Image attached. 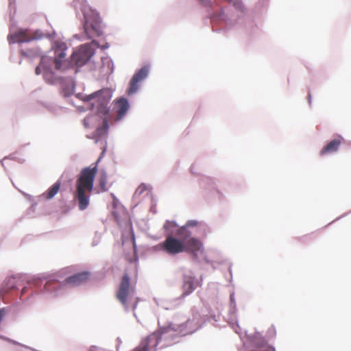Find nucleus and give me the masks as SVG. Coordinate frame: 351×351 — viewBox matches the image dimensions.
Wrapping results in <instances>:
<instances>
[{
  "label": "nucleus",
  "mask_w": 351,
  "mask_h": 351,
  "mask_svg": "<svg viewBox=\"0 0 351 351\" xmlns=\"http://www.w3.org/2000/svg\"><path fill=\"white\" fill-rule=\"evenodd\" d=\"M98 162L99 160L93 167L82 169L76 180L73 199L77 203L78 208L80 210H84L89 206L94 180L97 173Z\"/></svg>",
  "instance_id": "1"
},
{
  "label": "nucleus",
  "mask_w": 351,
  "mask_h": 351,
  "mask_svg": "<svg viewBox=\"0 0 351 351\" xmlns=\"http://www.w3.org/2000/svg\"><path fill=\"white\" fill-rule=\"evenodd\" d=\"M182 330V326L170 324L167 326L159 328L147 337L149 340H155L156 348L160 343H162L161 348H165L173 344L176 338L180 335Z\"/></svg>",
  "instance_id": "2"
},
{
  "label": "nucleus",
  "mask_w": 351,
  "mask_h": 351,
  "mask_svg": "<svg viewBox=\"0 0 351 351\" xmlns=\"http://www.w3.org/2000/svg\"><path fill=\"white\" fill-rule=\"evenodd\" d=\"M55 55L54 59L45 56L41 58L40 64L37 66L35 69L36 75L42 73V71L45 70V67H50L52 69L53 64L55 65L56 70L64 69V64H65L64 58L66 57L65 50L66 49V45L63 43H56L55 44Z\"/></svg>",
  "instance_id": "3"
},
{
  "label": "nucleus",
  "mask_w": 351,
  "mask_h": 351,
  "mask_svg": "<svg viewBox=\"0 0 351 351\" xmlns=\"http://www.w3.org/2000/svg\"><path fill=\"white\" fill-rule=\"evenodd\" d=\"M109 89H102L92 94L83 96L81 99L88 103L91 108H96L98 113L106 114L108 112V104L111 99Z\"/></svg>",
  "instance_id": "4"
},
{
  "label": "nucleus",
  "mask_w": 351,
  "mask_h": 351,
  "mask_svg": "<svg viewBox=\"0 0 351 351\" xmlns=\"http://www.w3.org/2000/svg\"><path fill=\"white\" fill-rule=\"evenodd\" d=\"M177 235L182 239L184 252L195 253L199 251L202 247L201 241L194 237H191V232L184 226L177 230Z\"/></svg>",
  "instance_id": "5"
},
{
  "label": "nucleus",
  "mask_w": 351,
  "mask_h": 351,
  "mask_svg": "<svg viewBox=\"0 0 351 351\" xmlns=\"http://www.w3.org/2000/svg\"><path fill=\"white\" fill-rule=\"evenodd\" d=\"M133 292L134 289L130 287V278L128 274H125L121 278L116 296L125 309L129 308V301Z\"/></svg>",
  "instance_id": "6"
},
{
  "label": "nucleus",
  "mask_w": 351,
  "mask_h": 351,
  "mask_svg": "<svg viewBox=\"0 0 351 351\" xmlns=\"http://www.w3.org/2000/svg\"><path fill=\"white\" fill-rule=\"evenodd\" d=\"M45 36V34L39 30L30 32L27 29H20L8 36V39L10 43H27L34 40L42 39Z\"/></svg>",
  "instance_id": "7"
},
{
  "label": "nucleus",
  "mask_w": 351,
  "mask_h": 351,
  "mask_svg": "<svg viewBox=\"0 0 351 351\" xmlns=\"http://www.w3.org/2000/svg\"><path fill=\"white\" fill-rule=\"evenodd\" d=\"M93 55V49L88 45H82L72 53L71 64L76 66H82L89 60Z\"/></svg>",
  "instance_id": "8"
},
{
  "label": "nucleus",
  "mask_w": 351,
  "mask_h": 351,
  "mask_svg": "<svg viewBox=\"0 0 351 351\" xmlns=\"http://www.w3.org/2000/svg\"><path fill=\"white\" fill-rule=\"evenodd\" d=\"M161 250L170 255H176L184 252L182 239H178L168 236L160 244Z\"/></svg>",
  "instance_id": "9"
},
{
  "label": "nucleus",
  "mask_w": 351,
  "mask_h": 351,
  "mask_svg": "<svg viewBox=\"0 0 351 351\" xmlns=\"http://www.w3.org/2000/svg\"><path fill=\"white\" fill-rule=\"evenodd\" d=\"M149 68L147 66H143L132 77L130 82V88L128 90V95H131L136 92L138 89V84L143 80L148 74Z\"/></svg>",
  "instance_id": "10"
},
{
  "label": "nucleus",
  "mask_w": 351,
  "mask_h": 351,
  "mask_svg": "<svg viewBox=\"0 0 351 351\" xmlns=\"http://www.w3.org/2000/svg\"><path fill=\"white\" fill-rule=\"evenodd\" d=\"M84 29L88 38L99 36L102 34L100 23L98 20L90 22L86 19L84 24Z\"/></svg>",
  "instance_id": "11"
},
{
  "label": "nucleus",
  "mask_w": 351,
  "mask_h": 351,
  "mask_svg": "<svg viewBox=\"0 0 351 351\" xmlns=\"http://www.w3.org/2000/svg\"><path fill=\"white\" fill-rule=\"evenodd\" d=\"M90 277V273L87 271L80 272L74 274L66 279L68 284L72 285H79L86 282Z\"/></svg>",
  "instance_id": "12"
},
{
  "label": "nucleus",
  "mask_w": 351,
  "mask_h": 351,
  "mask_svg": "<svg viewBox=\"0 0 351 351\" xmlns=\"http://www.w3.org/2000/svg\"><path fill=\"white\" fill-rule=\"evenodd\" d=\"M342 141V138L339 136L328 143L320 151V155L324 156L328 154L335 152L338 150Z\"/></svg>",
  "instance_id": "13"
},
{
  "label": "nucleus",
  "mask_w": 351,
  "mask_h": 351,
  "mask_svg": "<svg viewBox=\"0 0 351 351\" xmlns=\"http://www.w3.org/2000/svg\"><path fill=\"white\" fill-rule=\"evenodd\" d=\"M152 350L156 351V341L154 339L149 340L148 337H146L132 351H151Z\"/></svg>",
  "instance_id": "14"
},
{
  "label": "nucleus",
  "mask_w": 351,
  "mask_h": 351,
  "mask_svg": "<svg viewBox=\"0 0 351 351\" xmlns=\"http://www.w3.org/2000/svg\"><path fill=\"white\" fill-rule=\"evenodd\" d=\"M114 107L117 109V119H121L126 114L129 104L125 98H121L115 102Z\"/></svg>",
  "instance_id": "15"
},
{
  "label": "nucleus",
  "mask_w": 351,
  "mask_h": 351,
  "mask_svg": "<svg viewBox=\"0 0 351 351\" xmlns=\"http://www.w3.org/2000/svg\"><path fill=\"white\" fill-rule=\"evenodd\" d=\"M182 297L184 298L191 293L195 289L194 285V279L191 276H185L184 283L182 285Z\"/></svg>",
  "instance_id": "16"
},
{
  "label": "nucleus",
  "mask_w": 351,
  "mask_h": 351,
  "mask_svg": "<svg viewBox=\"0 0 351 351\" xmlns=\"http://www.w3.org/2000/svg\"><path fill=\"white\" fill-rule=\"evenodd\" d=\"M61 186V182L57 181L54 183L46 192L43 194V196L46 199H52L60 191Z\"/></svg>",
  "instance_id": "17"
},
{
  "label": "nucleus",
  "mask_w": 351,
  "mask_h": 351,
  "mask_svg": "<svg viewBox=\"0 0 351 351\" xmlns=\"http://www.w3.org/2000/svg\"><path fill=\"white\" fill-rule=\"evenodd\" d=\"M99 186L101 192H106L108 190V175L105 171H101L98 178Z\"/></svg>",
  "instance_id": "18"
},
{
  "label": "nucleus",
  "mask_w": 351,
  "mask_h": 351,
  "mask_svg": "<svg viewBox=\"0 0 351 351\" xmlns=\"http://www.w3.org/2000/svg\"><path fill=\"white\" fill-rule=\"evenodd\" d=\"M42 73L43 74V77L47 82L49 84L54 83L56 80V77L52 71V69L50 67L46 66L45 70L42 71Z\"/></svg>",
  "instance_id": "19"
},
{
  "label": "nucleus",
  "mask_w": 351,
  "mask_h": 351,
  "mask_svg": "<svg viewBox=\"0 0 351 351\" xmlns=\"http://www.w3.org/2000/svg\"><path fill=\"white\" fill-rule=\"evenodd\" d=\"M103 127L105 130H106L108 129V121L106 120H104Z\"/></svg>",
  "instance_id": "20"
},
{
  "label": "nucleus",
  "mask_w": 351,
  "mask_h": 351,
  "mask_svg": "<svg viewBox=\"0 0 351 351\" xmlns=\"http://www.w3.org/2000/svg\"><path fill=\"white\" fill-rule=\"evenodd\" d=\"M85 0H73V3L76 6L78 3L84 2Z\"/></svg>",
  "instance_id": "21"
},
{
  "label": "nucleus",
  "mask_w": 351,
  "mask_h": 351,
  "mask_svg": "<svg viewBox=\"0 0 351 351\" xmlns=\"http://www.w3.org/2000/svg\"><path fill=\"white\" fill-rule=\"evenodd\" d=\"M137 303H138V300H137V298H136L135 301L134 302L133 306H132V308L134 310L136 308Z\"/></svg>",
  "instance_id": "22"
},
{
  "label": "nucleus",
  "mask_w": 351,
  "mask_h": 351,
  "mask_svg": "<svg viewBox=\"0 0 351 351\" xmlns=\"http://www.w3.org/2000/svg\"><path fill=\"white\" fill-rule=\"evenodd\" d=\"M3 315V311L0 309V322L2 320Z\"/></svg>",
  "instance_id": "23"
},
{
  "label": "nucleus",
  "mask_w": 351,
  "mask_h": 351,
  "mask_svg": "<svg viewBox=\"0 0 351 351\" xmlns=\"http://www.w3.org/2000/svg\"><path fill=\"white\" fill-rule=\"evenodd\" d=\"M197 223L195 221H190L188 223L189 226H195Z\"/></svg>",
  "instance_id": "24"
},
{
  "label": "nucleus",
  "mask_w": 351,
  "mask_h": 351,
  "mask_svg": "<svg viewBox=\"0 0 351 351\" xmlns=\"http://www.w3.org/2000/svg\"><path fill=\"white\" fill-rule=\"evenodd\" d=\"M202 1V3L204 5H210V2H208V3H206V2H204L203 0H201Z\"/></svg>",
  "instance_id": "25"
},
{
  "label": "nucleus",
  "mask_w": 351,
  "mask_h": 351,
  "mask_svg": "<svg viewBox=\"0 0 351 351\" xmlns=\"http://www.w3.org/2000/svg\"><path fill=\"white\" fill-rule=\"evenodd\" d=\"M25 292V289H23L22 290V294Z\"/></svg>",
  "instance_id": "26"
}]
</instances>
